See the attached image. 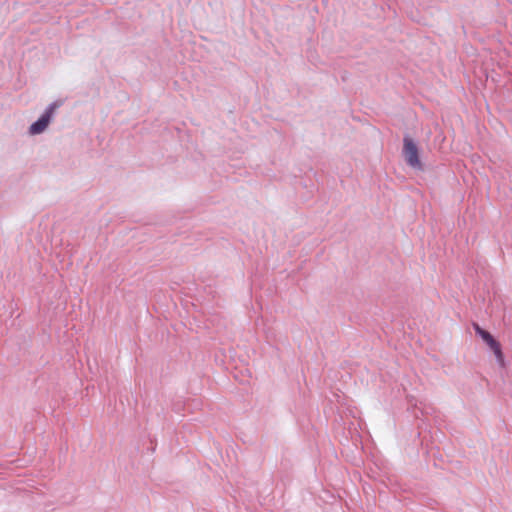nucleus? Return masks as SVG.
<instances>
[{
    "label": "nucleus",
    "mask_w": 512,
    "mask_h": 512,
    "mask_svg": "<svg viewBox=\"0 0 512 512\" xmlns=\"http://www.w3.org/2000/svg\"><path fill=\"white\" fill-rule=\"evenodd\" d=\"M474 329H475V332L483 339V341L493 351L498 363L501 366H504V355L502 353L500 343L498 341H496L488 331L482 329L478 324H474Z\"/></svg>",
    "instance_id": "1"
},
{
    "label": "nucleus",
    "mask_w": 512,
    "mask_h": 512,
    "mask_svg": "<svg viewBox=\"0 0 512 512\" xmlns=\"http://www.w3.org/2000/svg\"><path fill=\"white\" fill-rule=\"evenodd\" d=\"M474 329H475V332L483 339V341L493 351L498 363L501 366H504V355L502 353L500 343L498 341H496L488 331L482 329L478 324H474Z\"/></svg>",
    "instance_id": "2"
},
{
    "label": "nucleus",
    "mask_w": 512,
    "mask_h": 512,
    "mask_svg": "<svg viewBox=\"0 0 512 512\" xmlns=\"http://www.w3.org/2000/svg\"><path fill=\"white\" fill-rule=\"evenodd\" d=\"M403 154L409 166L416 169H422L417 145L409 137L404 138Z\"/></svg>",
    "instance_id": "4"
},
{
    "label": "nucleus",
    "mask_w": 512,
    "mask_h": 512,
    "mask_svg": "<svg viewBox=\"0 0 512 512\" xmlns=\"http://www.w3.org/2000/svg\"><path fill=\"white\" fill-rule=\"evenodd\" d=\"M474 329H475V332L483 339V341L493 351L498 363L501 366H504V355L502 353L500 343L498 341H496L488 331L482 329L478 324H474Z\"/></svg>",
    "instance_id": "3"
},
{
    "label": "nucleus",
    "mask_w": 512,
    "mask_h": 512,
    "mask_svg": "<svg viewBox=\"0 0 512 512\" xmlns=\"http://www.w3.org/2000/svg\"><path fill=\"white\" fill-rule=\"evenodd\" d=\"M55 108H56L55 104H53L47 108V110L44 112V114L35 123H33L30 126V128H29L30 134H32V135L40 134L47 128V126L50 123V120L52 118Z\"/></svg>",
    "instance_id": "5"
}]
</instances>
